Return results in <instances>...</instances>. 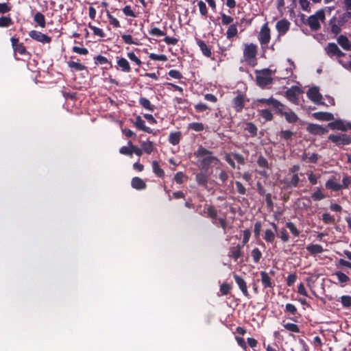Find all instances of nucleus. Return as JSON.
I'll return each mask as SVG.
<instances>
[{
	"label": "nucleus",
	"instance_id": "nucleus-1",
	"mask_svg": "<svg viewBox=\"0 0 351 351\" xmlns=\"http://www.w3.org/2000/svg\"><path fill=\"white\" fill-rule=\"evenodd\" d=\"M213 152L200 146L195 152L197 158H202L199 160V167L203 170H208L213 165H217L219 160L217 156L212 155Z\"/></svg>",
	"mask_w": 351,
	"mask_h": 351
},
{
	"label": "nucleus",
	"instance_id": "nucleus-2",
	"mask_svg": "<svg viewBox=\"0 0 351 351\" xmlns=\"http://www.w3.org/2000/svg\"><path fill=\"white\" fill-rule=\"evenodd\" d=\"M272 71L270 69H264L261 71H256V81L258 86L265 88L273 82L271 77Z\"/></svg>",
	"mask_w": 351,
	"mask_h": 351
},
{
	"label": "nucleus",
	"instance_id": "nucleus-3",
	"mask_svg": "<svg viewBox=\"0 0 351 351\" xmlns=\"http://www.w3.org/2000/svg\"><path fill=\"white\" fill-rule=\"evenodd\" d=\"M319 20L322 21L325 20V13L322 9L317 10L314 14L308 16L306 22L304 23L308 25L311 30L317 31L321 27Z\"/></svg>",
	"mask_w": 351,
	"mask_h": 351
},
{
	"label": "nucleus",
	"instance_id": "nucleus-4",
	"mask_svg": "<svg viewBox=\"0 0 351 351\" xmlns=\"http://www.w3.org/2000/svg\"><path fill=\"white\" fill-rule=\"evenodd\" d=\"M324 51L326 54L330 58L336 59L339 62V60H341V58L346 56V53L343 52L335 43H329L324 47Z\"/></svg>",
	"mask_w": 351,
	"mask_h": 351
},
{
	"label": "nucleus",
	"instance_id": "nucleus-5",
	"mask_svg": "<svg viewBox=\"0 0 351 351\" xmlns=\"http://www.w3.org/2000/svg\"><path fill=\"white\" fill-rule=\"evenodd\" d=\"M257 54V46L253 43L245 44L243 49V58L245 61L247 62L252 65H255L256 60V56Z\"/></svg>",
	"mask_w": 351,
	"mask_h": 351
},
{
	"label": "nucleus",
	"instance_id": "nucleus-6",
	"mask_svg": "<svg viewBox=\"0 0 351 351\" xmlns=\"http://www.w3.org/2000/svg\"><path fill=\"white\" fill-rule=\"evenodd\" d=\"M328 138L338 147L351 144V135L346 134H330Z\"/></svg>",
	"mask_w": 351,
	"mask_h": 351
},
{
	"label": "nucleus",
	"instance_id": "nucleus-7",
	"mask_svg": "<svg viewBox=\"0 0 351 351\" xmlns=\"http://www.w3.org/2000/svg\"><path fill=\"white\" fill-rule=\"evenodd\" d=\"M201 215H205L206 217L210 218L212 223L217 226V210L212 205L205 204L203 212H200Z\"/></svg>",
	"mask_w": 351,
	"mask_h": 351
},
{
	"label": "nucleus",
	"instance_id": "nucleus-8",
	"mask_svg": "<svg viewBox=\"0 0 351 351\" xmlns=\"http://www.w3.org/2000/svg\"><path fill=\"white\" fill-rule=\"evenodd\" d=\"M328 127L333 130L346 132L348 130H351V123L346 122L342 119H337L334 121L330 122L328 124Z\"/></svg>",
	"mask_w": 351,
	"mask_h": 351
},
{
	"label": "nucleus",
	"instance_id": "nucleus-9",
	"mask_svg": "<svg viewBox=\"0 0 351 351\" xmlns=\"http://www.w3.org/2000/svg\"><path fill=\"white\" fill-rule=\"evenodd\" d=\"M29 36L33 40L40 43L43 45L49 44L51 42V37L49 36L43 34L42 32L37 30H31L29 32Z\"/></svg>",
	"mask_w": 351,
	"mask_h": 351
},
{
	"label": "nucleus",
	"instance_id": "nucleus-10",
	"mask_svg": "<svg viewBox=\"0 0 351 351\" xmlns=\"http://www.w3.org/2000/svg\"><path fill=\"white\" fill-rule=\"evenodd\" d=\"M271 39L270 29L267 23L264 24L260 31L258 40L262 46H267Z\"/></svg>",
	"mask_w": 351,
	"mask_h": 351
},
{
	"label": "nucleus",
	"instance_id": "nucleus-11",
	"mask_svg": "<svg viewBox=\"0 0 351 351\" xmlns=\"http://www.w3.org/2000/svg\"><path fill=\"white\" fill-rule=\"evenodd\" d=\"M256 162L258 167L262 169L261 170L258 171V173L264 178H268L269 173L266 169H270L271 166L269 165L267 158L263 155H260L258 157Z\"/></svg>",
	"mask_w": 351,
	"mask_h": 351
},
{
	"label": "nucleus",
	"instance_id": "nucleus-12",
	"mask_svg": "<svg viewBox=\"0 0 351 351\" xmlns=\"http://www.w3.org/2000/svg\"><path fill=\"white\" fill-rule=\"evenodd\" d=\"M307 97L310 100H311L313 102L317 104H324V102H322L321 100L322 99V95L319 93V90L317 87H312L310 88L307 93H306Z\"/></svg>",
	"mask_w": 351,
	"mask_h": 351
},
{
	"label": "nucleus",
	"instance_id": "nucleus-13",
	"mask_svg": "<svg viewBox=\"0 0 351 351\" xmlns=\"http://www.w3.org/2000/svg\"><path fill=\"white\" fill-rule=\"evenodd\" d=\"M285 106L282 104V108H280V110H278L276 113L284 116L288 123H296L298 120V117L297 116V114L290 109H289L288 111H285Z\"/></svg>",
	"mask_w": 351,
	"mask_h": 351
},
{
	"label": "nucleus",
	"instance_id": "nucleus-14",
	"mask_svg": "<svg viewBox=\"0 0 351 351\" xmlns=\"http://www.w3.org/2000/svg\"><path fill=\"white\" fill-rule=\"evenodd\" d=\"M306 130L311 134L319 136L324 135L328 132V130L326 128L315 123L308 124Z\"/></svg>",
	"mask_w": 351,
	"mask_h": 351
},
{
	"label": "nucleus",
	"instance_id": "nucleus-15",
	"mask_svg": "<svg viewBox=\"0 0 351 351\" xmlns=\"http://www.w3.org/2000/svg\"><path fill=\"white\" fill-rule=\"evenodd\" d=\"M258 103L266 104L268 106H271L274 110L276 111V113L278 112V110H280V108L282 106V104L280 103L277 99H274V97H271L268 99L265 98H261L257 99Z\"/></svg>",
	"mask_w": 351,
	"mask_h": 351
},
{
	"label": "nucleus",
	"instance_id": "nucleus-16",
	"mask_svg": "<svg viewBox=\"0 0 351 351\" xmlns=\"http://www.w3.org/2000/svg\"><path fill=\"white\" fill-rule=\"evenodd\" d=\"M261 280L263 285V289H274L275 287V282L269 276V274L265 271H261L260 272Z\"/></svg>",
	"mask_w": 351,
	"mask_h": 351
},
{
	"label": "nucleus",
	"instance_id": "nucleus-17",
	"mask_svg": "<svg viewBox=\"0 0 351 351\" xmlns=\"http://www.w3.org/2000/svg\"><path fill=\"white\" fill-rule=\"evenodd\" d=\"M301 93L300 88L297 86H293L285 92V95L289 101L295 103L298 101V96Z\"/></svg>",
	"mask_w": 351,
	"mask_h": 351
},
{
	"label": "nucleus",
	"instance_id": "nucleus-18",
	"mask_svg": "<svg viewBox=\"0 0 351 351\" xmlns=\"http://www.w3.org/2000/svg\"><path fill=\"white\" fill-rule=\"evenodd\" d=\"M245 96L242 94H238L232 101V106L237 112L242 111L245 106Z\"/></svg>",
	"mask_w": 351,
	"mask_h": 351
},
{
	"label": "nucleus",
	"instance_id": "nucleus-19",
	"mask_svg": "<svg viewBox=\"0 0 351 351\" xmlns=\"http://www.w3.org/2000/svg\"><path fill=\"white\" fill-rule=\"evenodd\" d=\"M243 245H241L240 243L237 244L236 246H231L229 249L228 256L234 261H237L240 257L243 256Z\"/></svg>",
	"mask_w": 351,
	"mask_h": 351
},
{
	"label": "nucleus",
	"instance_id": "nucleus-20",
	"mask_svg": "<svg viewBox=\"0 0 351 351\" xmlns=\"http://www.w3.org/2000/svg\"><path fill=\"white\" fill-rule=\"evenodd\" d=\"M271 225L274 228V230H271V229H266L265 230V234H264V236H263V239H264V240L267 243H273L274 241V239H275V237H276V233L278 231V226L274 222L271 223Z\"/></svg>",
	"mask_w": 351,
	"mask_h": 351
},
{
	"label": "nucleus",
	"instance_id": "nucleus-21",
	"mask_svg": "<svg viewBox=\"0 0 351 351\" xmlns=\"http://www.w3.org/2000/svg\"><path fill=\"white\" fill-rule=\"evenodd\" d=\"M233 277L243 294L245 297L250 298V293L248 292L247 284L245 280L237 274H234Z\"/></svg>",
	"mask_w": 351,
	"mask_h": 351
},
{
	"label": "nucleus",
	"instance_id": "nucleus-22",
	"mask_svg": "<svg viewBox=\"0 0 351 351\" xmlns=\"http://www.w3.org/2000/svg\"><path fill=\"white\" fill-rule=\"evenodd\" d=\"M290 25V22L284 19L277 22L276 27L280 35H284L289 31Z\"/></svg>",
	"mask_w": 351,
	"mask_h": 351
},
{
	"label": "nucleus",
	"instance_id": "nucleus-23",
	"mask_svg": "<svg viewBox=\"0 0 351 351\" xmlns=\"http://www.w3.org/2000/svg\"><path fill=\"white\" fill-rule=\"evenodd\" d=\"M300 181L298 174H292L291 178L284 180L285 187L287 189L296 188L299 186Z\"/></svg>",
	"mask_w": 351,
	"mask_h": 351
},
{
	"label": "nucleus",
	"instance_id": "nucleus-24",
	"mask_svg": "<svg viewBox=\"0 0 351 351\" xmlns=\"http://www.w3.org/2000/svg\"><path fill=\"white\" fill-rule=\"evenodd\" d=\"M196 43L199 47L202 54L204 56L207 58H211L213 53L211 51V47L210 46L207 45L204 40L199 38H196Z\"/></svg>",
	"mask_w": 351,
	"mask_h": 351
},
{
	"label": "nucleus",
	"instance_id": "nucleus-25",
	"mask_svg": "<svg viewBox=\"0 0 351 351\" xmlns=\"http://www.w3.org/2000/svg\"><path fill=\"white\" fill-rule=\"evenodd\" d=\"M117 69H121L122 72L130 73L132 71L130 64L127 59L125 58L117 57Z\"/></svg>",
	"mask_w": 351,
	"mask_h": 351
},
{
	"label": "nucleus",
	"instance_id": "nucleus-26",
	"mask_svg": "<svg viewBox=\"0 0 351 351\" xmlns=\"http://www.w3.org/2000/svg\"><path fill=\"white\" fill-rule=\"evenodd\" d=\"M134 126L139 130L144 131L148 134L153 133L152 129L145 125V121L142 119L141 116H137L134 122Z\"/></svg>",
	"mask_w": 351,
	"mask_h": 351
},
{
	"label": "nucleus",
	"instance_id": "nucleus-27",
	"mask_svg": "<svg viewBox=\"0 0 351 351\" xmlns=\"http://www.w3.org/2000/svg\"><path fill=\"white\" fill-rule=\"evenodd\" d=\"M209 176V174H206L205 172L201 171L196 174L195 181L198 185L206 188L208 182Z\"/></svg>",
	"mask_w": 351,
	"mask_h": 351
},
{
	"label": "nucleus",
	"instance_id": "nucleus-28",
	"mask_svg": "<svg viewBox=\"0 0 351 351\" xmlns=\"http://www.w3.org/2000/svg\"><path fill=\"white\" fill-rule=\"evenodd\" d=\"M313 117L319 121H332L334 119V115L328 112H317L313 114Z\"/></svg>",
	"mask_w": 351,
	"mask_h": 351
},
{
	"label": "nucleus",
	"instance_id": "nucleus-29",
	"mask_svg": "<svg viewBox=\"0 0 351 351\" xmlns=\"http://www.w3.org/2000/svg\"><path fill=\"white\" fill-rule=\"evenodd\" d=\"M337 43L346 51L351 50V43L347 36L340 35L337 39Z\"/></svg>",
	"mask_w": 351,
	"mask_h": 351
},
{
	"label": "nucleus",
	"instance_id": "nucleus-30",
	"mask_svg": "<svg viewBox=\"0 0 351 351\" xmlns=\"http://www.w3.org/2000/svg\"><path fill=\"white\" fill-rule=\"evenodd\" d=\"M132 187L136 190H143L146 189V183L139 177H134L131 181Z\"/></svg>",
	"mask_w": 351,
	"mask_h": 351
},
{
	"label": "nucleus",
	"instance_id": "nucleus-31",
	"mask_svg": "<svg viewBox=\"0 0 351 351\" xmlns=\"http://www.w3.org/2000/svg\"><path fill=\"white\" fill-rule=\"evenodd\" d=\"M306 250L311 255L321 254L324 252L322 246L319 244H309L306 246Z\"/></svg>",
	"mask_w": 351,
	"mask_h": 351
},
{
	"label": "nucleus",
	"instance_id": "nucleus-32",
	"mask_svg": "<svg viewBox=\"0 0 351 351\" xmlns=\"http://www.w3.org/2000/svg\"><path fill=\"white\" fill-rule=\"evenodd\" d=\"M138 103L144 109L150 112H153L155 109V106L152 104L150 101L146 97H141Z\"/></svg>",
	"mask_w": 351,
	"mask_h": 351
},
{
	"label": "nucleus",
	"instance_id": "nucleus-33",
	"mask_svg": "<svg viewBox=\"0 0 351 351\" xmlns=\"http://www.w3.org/2000/svg\"><path fill=\"white\" fill-rule=\"evenodd\" d=\"M34 21L42 28H44L46 26L45 17L44 14L40 12H38L34 14Z\"/></svg>",
	"mask_w": 351,
	"mask_h": 351
},
{
	"label": "nucleus",
	"instance_id": "nucleus-34",
	"mask_svg": "<svg viewBox=\"0 0 351 351\" xmlns=\"http://www.w3.org/2000/svg\"><path fill=\"white\" fill-rule=\"evenodd\" d=\"M326 187L333 191H339L341 190V184L336 182L335 178L329 179L326 182Z\"/></svg>",
	"mask_w": 351,
	"mask_h": 351
},
{
	"label": "nucleus",
	"instance_id": "nucleus-35",
	"mask_svg": "<svg viewBox=\"0 0 351 351\" xmlns=\"http://www.w3.org/2000/svg\"><path fill=\"white\" fill-rule=\"evenodd\" d=\"M181 138L182 134L180 132H171L169 136V142L173 145H177L179 144Z\"/></svg>",
	"mask_w": 351,
	"mask_h": 351
},
{
	"label": "nucleus",
	"instance_id": "nucleus-36",
	"mask_svg": "<svg viewBox=\"0 0 351 351\" xmlns=\"http://www.w3.org/2000/svg\"><path fill=\"white\" fill-rule=\"evenodd\" d=\"M141 146L142 147L143 152L150 154L154 151V143L150 141H143L141 143Z\"/></svg>",
	"mask_w": 351,
	"mask_h": 351
},
{
	"label": "nucleus",
	"instance_id": "nucleus-37",
	"mask_svg": "<svg viewBox=\"0 0 351 351\" xmlns=\"http://www.w3.org/2000/svg\"><path fill=\"white\" fill-rule=\"evenodd\" d=\"M152 169L154 173L159 178H162L165 177V171L160 168L158 162L156 160H154L152 163Z\"/></svg>",
	"mask_w": 351,
	"mask_h": 351
},
{
	"label": "nucleus",
	"instance_id": "nucleus-38",
	"mask_svg": "<svg viewBox=\"0 0 351 351\" xmlns=\"http://www.w3.org/2000/svg\"><path fill=\"white\" fill-rule=\"evenodd\" d=\"M238 34L237 23L231 24L226 32V38L231 39L236 36Z\"/></svg>",
	"mask_w": 351,
	"mask_h": 351
},
{
	"label": "nucleus",
	"instance_id": "nucleus-39",
	"mask_svg": "<svg viewBox=\"0 0 351 351\" xmlns=\"http://www.w3.org/2000/svg\"><path fill=\"white\" fill-rule=\"evenodd\" d=\"M94 61L96 65L108 64H109L110 68L112 67V62L108 60L105 56H103L101 55L95 56Z\"/></svg>",
	"mask_w": 351,
	"mask_h": 351
},
{
	"label": "nucleus",
	"instance_id": "nucleus-40",
	"mask_svg": "<svg viewBox=\"0 0 351 351\" xmlns=\"http://www.w3.org/2000/svg\"><path fill=\"white\" fill-rule=\"evenodd\" d=\"M336 18L332 17L329 22V25L330 26V31L332 34L337 35L341 32V27L339 24L336 23Z\"/></svg>",
	"mask_w": 351,
	"mask_h": 351
},
{
	"label": "nucleus",
	"instance_id": "nucleus-41",
	"mask_svg": "<svg viewBox=\"0 0 351 351\" xmlns=\"http://www.w3.org/2000/svg\"><path fill=\"white\" fill-rule=\"evenodd\" d=\"M188 130H192L195 132H202L204 130V125L202 123L193 122L188 125Z\"/></svg>",
	"mask_w": 351,
	"mask_h": 351
},
{
	"label": "nucleus",
	"instance_id": "nucleus-42",
	"mask_svg": "<svg viewBox=\"0 0 351 351\" xmlns=\"http://www.w3.org/2000/svg\"><path fill=\"white\" fill-rule=\"evenodd\" d=\"M67 64H68V66L71 69H73L76 71H84L86 69V67L84 64H81L80 62L69 61L67 62Z\"/></svg>",
	"mask_w": 351,
	"mask_h": 351
},
{
	"label": "nucleus",
	"instance_id": "nucleus-43",
	"mask_svg": "<svg viewBox=\"0 0 351 351\" xmlns=\"http://www.w3.org/2000/svg\"><path fill=\"white\" fill-rule=\"evenodd\" d=\"M13 23L10 16H2L0 17V27H8Z\"/></svg>",
	"mask_w": 351,
	"mask_h": 351
},
{
	"label": "nucleus",
	"instance_id": "nucleus-44",
	"mask_svg": "<svg viewBox=\"0 0 351 351\" xmlns=\"http://www.w3.org/2000/svg\"><path fill=\"white\" fill-rule=\"evenodd\" d=\"M285 312L293 316H295L296 315H300L295 306L291 303H288L286 304Z\"/></svg>",
	"mask_w": 351,
	"mask_h": 351
},
{
	"label": "nucleus",
	"instance_id": "nucleus-45",
	"mask_svg": "<svg viewBox=\"0 0 351 351\" xmlns=\"http://www.w3.org/2000/svg\"><path fill=\"white\" fill-rule=\"evenodd\" d=\"M106 16L109 20L110 24L112 25L114 27L118 28L121 27L120 23L118 21V19H116L113 15H112L109 10H106Z\"/></svg>",
	"mask_w": 351,
	"mask_h": 351
},
{
	"label": "nucleus",
	"instance_id": "nucleus-46",
	"mask_svg": "<svg viewBox=\"0 0 351 351\" xmlns=\"http://www.w3.org/2000/svg\"><path fill=\"white\" fill-rule=\"evenodd\" d=\"M220 16L221 19V24L223 25H228L232 24L234 21V18L231 16L227 15L223 12H220Z\"/></svg>",
	"mask_w": 351,
	"mask_h": 351
},
{
	"label": "nucleus",
	"instance_id": "nucleus-47",
	"mask_svg": "<svg viewBox=\"0 0 351 351\" xmlns=\"http://www.w3.org/2000/svg\"><path fill=\"white\" fill-rule=\"evenodd\" d=\"M259 114L266 121H271L274 119L273 114L269 109L261 110Z\"/></svg>",
	"mask_w": 351,
	"mask_h": 351
},
{
	"label": "nucleus",
	"instance_id": "nucleus-48",
	"mask_svg": "<svg viewBox=\"0 0 351 351\" xmlns=\"http://www.w3.org/2000/svg\"><path fill=\"white\" fill-rule=\"evenodd\" d=\"M245 130L247 131L252 136H255L257 134V127L252 122L246 123Z\"/></svg>",
	"mask_w": 351,
	"mask_h": 351
},
{
	"label": "nucleus",
	"instance_id": "nucleus-49",
	"mask_svg": "<svg viewBox=\"0 0 351 351\" xmlns=\"http://www.w3.org/2000/svg\"><path fill=\"white\" fill-rule=\"evenodd\" d=\"M287 228L290 230L291 234L295 237H298L300 235V230L297 228L295 225L291 221H288L286 223Z\"/></svg>",
	"mask_w": 351,
	"mask_h": 351
},
{
	"label": "nucleus",
	"instance_id": "nucleus-50",
	"mask_svg": "<svg viewBox=\"0 0 351 351\" xmlns=\"http://www.w3.org/2000/svg\"><path fill=\"white\" fill-rule=\"evenodd\" d=\"M14 51L15 53H19L20 55L22 56L30 55L29 53L27 51L23 43H21L19 45H17V46L14 49Z\"/></svg>",
	"mask_w": 351,
	"mask_h": 351
},
{
	"label": "nucleus",
	"instance_id": "nucleus-51",
	"mask_svg": "<svg viewBox=\"0 0 351 351\" xmlns=\"http://www.w3.org/2000/svg\"><path fill=\"white\" fill-rule=\"evenodd\" d=\"M251 255L255 263H259L261 258H262V252L257 247L252 250Z\"/></svg>",
	"mask_w": 351,
	"mask_h": 351
},
{
	"label": "nucleus",
	"instance_id": "nucleus-52",
	"mask_svg": "<svg viewBox=\"0 0 351 351\" xmlns=\"http://www.w3.org/2000/svg\"><path fill=\"white\" fill-rule=\"evenodd\" d=\"M186 179L187 176L182 171L177 172L173 178V180L179 184H182Z\"/></svg>",
	"mask_w": 351,
	"mask_h": 351
},
{
	"label": "nucleus",
	"instance_id": "nucleus-53",
	"mask_svg": "<svg viewBox=\"0 0 351 351\" xmlns=\"http://www.w3.org/2000/svg\"><path fill=\"white\" fill-rule=\"evenodd\" d=\"M88 27L93 32V34L95 36H97L100 38H104L106 36L105 33L101 29L91 25V23L88 24Z\"/></svg>",
	"mask_w": 351,
	"mask_h": 351
},
{
	"label": "nucleus",
	"instance_id": "nucleus-54",
	"mask_svg": "<svg viewBox=\"0 0 351 351\" xmlns=\"http://www.w3.org/2000/svg\"><path fill=\"white\" fill-rule=\"evenodd\" d=\"M283 326L286 330L293 332L299 333L300 332L298 326L293 323H287Z\"/></svg>",
	"mask_w": 351,
	"mask_h": 351
},
{
	"label": "nucleus",
	"instance_id": "nucleus-55",
	"mask_svg": "<svg viewBox=\"0 0 351 351\" xmlns=\"http://www.w3.org/2000/svg\"><path fill=\"white\" fill-rule=\"evenodd\" d=\"M128 58L133 62H134L138 67L142 64L141 60L136 56V54L131 51L127 54Z\"/></svg>",
	"mask_w": 351,
	"mask_h": 351
},
{
	"label": "nucleus",
	"instance_id": "nucleus-56",
	"mask_svg": "<svg viewBox=\"0 0 351 351\" xmlns=\"http://www.w3.org/2000/svg\"><path fill=\"white\" fill-rule=\"evenodd\" d=\"M293 132L290 130H281L279 134V136L280 138L288 141L291 139L293 136Z\"/></svg>",
	"mask_w": 351,
	"mask_h": 351
},
{
	"label": "nucleus",
	"instance_id": "nucleus-57",
	"mask_svg": "<svg viewBox=\"0 0 351 351\" xmlns=\"http://www.w3.org/2000/svg\"><path fill=\"white\" fill-rule=\"evenodd\" d=\"M322 217V219L325 224H330L335 223V217L328 213H324Z\"/></svg>",
	"mask_w": 351,
	"mask_h": 351
},
{
	"label": "nucleus",
	"instance_id": "nucleus-58",
	"mask_svg": "<svg viewBox=\"0 0 351 351\" xmlns=\"http://www.w3.org/2000/svg\"><path fill=\"white\" fill-rule=\"evenodd\" d=\"M335 275L337 277L338 280L341 283H346L350 280V278L341 271H337Z\"/></svg>",
	"mask_w": 351,
	"mask_h": 351
},
{
	"label": "nucleus",
	"instance_id": "nucleus-59",
	"mask_svg": "<svg viewBox=\"0 0 351 351\" xmlns=\"http://www.w3.org/2000/svg\"><path fill=\"white\" fill-rule=\"evenodd\" d=\"M197 5L199 7V12H200L201 15H202L204 16H206L208 14V9H207L206 3L203 1L200 0L198 1Z\"/></svg>",
	"mask_w": 351,
	"mask_h": 351
},
{
	"label": "nucleus",
	"instance_id": "nucleus-60",
	"mask_svg": "<svg viewBox=\"0 0 351 351\" xmlns=\"http://www.w3.org/2000/svg\"><path fill=\"white\" fill-rule=\"evenodd\" d=\"M121 38H122V40H123V42L126 44H129V45L134 44V45H138V43L137 41L134 40L132 35H130V34H123L121 36Z\"/></svg>",
	"mask_w": 351,
	"mask_h": 351
},
{
	"label": "nucleus",
	"instance_id": "nucleus-61",
	"mask_svg": "<svg viewBox=\"0 0 351 351\" xmlns=\"http://www.w3.org/2000/svg\"><path fill=\"white\" fill-rule=\"evenodd\" d=\"M298 1H299V4H300L301 8L302 9V10L307 12H311V10L310 8V2L308 0H298Z\"/></svg>",
	"mask_w": 351,
	"mask_h": 351
},
{
	"label": "nucleus",
	"instance_id": "nucleus-62",
	"mask_svg": "<svg viewBox=\"0 0 351 351\" xmlns=\"http://www.w3.org/2000/svg\"><path fill=\"white\" fill-rule=\"evenodd\" d=\"M341 302L342 305L346 308H349L351 306V296L350 295H343L341 297Z\"/></svg>",
	"mask_w": 351,
	"mask_h": 351
},
{
	"label": "nucleus",
	"instance_id": "nucleus-63",
	"mask_svg": "<svg viewBox=\"0 0 351 351\" xmlns=\"http://www.w3.org/2000/svg\"><path fill=\"white\" fill-rule=\"evenodd\" d=\"M123 12L126 16H130V17H136V15L135 14L134 12L132 9L130 5H125L123 8Z\"/></svg>",
	"mask_w": 351,
	"mask_h": 351
},
{
	"label": "nucleus",
	"instance_id": "nucleus-64",
	"mask_svg": "<svg viewBox=\"0 0 351 351\" xmlns=\"http://www.w3.org/2000/svg\"><path fill=\"white\" fill-rule=\"evenodd\" d=\"M279 237L280 238V239L284 242V243H287L289 241V234L287 232V231L286 230V229L285 228H282L280 230V232H279Z\"/></svg>",
	"mask_w": 351,
	"mask_h": 351
}]
</instances>
